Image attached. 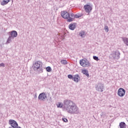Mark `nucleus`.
<instances>
[{
    "label": "nucleus",
    "mask_w": 128,
    "mask_h": 128,
    "mask_svg": "<svg viewBox=\"0 0 128 128\" xmlns=\"http://www.w3.org/2000/svg\"><path fill=\"white\" fill-rule=\"evenodd\" d=\"M46 72H52V68H50V66H48L46 68Z\"/></svg>",
    "instance_id": "aec40b11"
},
{
    "label": "nucleus",
    "mask_w": 128,
    "mask_h": 128,
    "mask_svg": "<svg viewBox=\"0 0 128 128\" xmlns=\"http://www.w3.org/2000/svg\"><path fill=\"white\" fill-rule=\"evenodd\" d=\"M122 40L124 44H125L128 46V38H122Z\"/></svg>",
    "instance_id": "f3484780"
},
{
    "label": "nucleus",
    "mask_w": 128,
    "mask_h": 128,
    "mask_svg": "<svg viewBox=\"0 0 128 128\" xmlns=\"http://www.w3.org/2000/svg\"><path fill=\"white\" fill-rule=\"evenodd\" d=\"M62 120L64 122H68V119L66 118H62Z\"/></svg>",
    "instance_id": "393cba45"
},
{
    "label": "nucleus",
    "mask_w": 128,
    "mask_h": 128,
    "mask_svg": "<svg viewBox=\"0 0 128 128\" xmlns=\"http://www.w3.org/2000/svg\"><path fill=\"white\" fill-rule=\"evenodd\" d=\"M9 124L10 125V126L9 128H16L18 126V124L16 121L12 120H10L8 122Z\"/></svg>",
    "instance_id": "6e6552de"
},
{
    "label": "nucleus",
    "mask_w": 128,
    "mask_h": 128,
    "mask_svg": "<svg viewBox=\"0 0 128 128\" xmlns=\"http://www.w3.org/2000/svg\"><path fill=\"white\" fill-rule=\"evenodd\" d=\"M18 36V32L16 30H12L10 32V35L8 39L6 40V42L5 43V44H8L12 42V40H14V38Z\"/></svg>",
    "instance_id": "7ed1b4c3"
},
{
    "label": "nucleus",
    "mask_w": 128,
    "mask_h": 128,
    "mask_svg": "<svg viewBox=\"0 0 128 128\" xmlns=\"http://www.w3.org/2000/svg\"><path fill=\"white\" fill-rule=\"evenodd\" d=\"M61 16L64 20H67V22H72L74 20V14L72 13H69L66 11H62L61 12Z\"/></svg>",
    "instance_id": "f03ea898"
},
{
    "label": "nucleus",
    "mask_w": 128,
    "mask_h": 128,
    "mask_svg": "<svg viewBox=\"0 0 128 128\" xmlns=\"http://www.w3.org/2000/svg\"><path fill=\"white\" fill-rule=\"evenodd\" d=\"M62 64H64L66 66V64H68V62L66 60H62L60 61Z\"/></svg>",
    "instance_id": "6ab92c4d"
},
{
    "label": "nucleus",
    "mask_w": 128,
    "mask_h": 128,
    "mask_svg": "<svg viewBox=\"0 0 128 128\" xmlns=\"http://www.w3.org/2000/svg\"><path fill=\"white\" fill-rule=\"evenodd\" d=\"M46 98H48L46 93L44 92L40 93L38 96L39 100H42L43 102H44Z\"/></svg>",
    "instance_id": "1a4fd4ad"
},
{
    "label": "nucleus",
    "mask_w": 128,
    "mask_h": 128,
    "mask_svg": "<svg viewBox=\"0 0 128 128\" xmlns=\"http://www.w3.org/2000/svg\"><path fill=\"white\" fill-rule=\"evenodd\" d=\"M100 116H106V113L104 112H102Z\"/></svg>",
    "instance_id": "a878e982"
},
{
    "label": "nucleus",
    "mask_w": 128,
    "mask_h": 128,
    "mask_svg": "<svg viewBox=\"0 0 128 128\" xmlns=\"http://www.w3.org/2000/svg\"><path fill=\"white\" fill-rule=\"evenodd\" d=\"M82 73L84 74H85L87 76V78H90V74H88V70H82Z\"/></svg>",
    "instance_id": "ddd939ff"
},
{
    "label": "nucleus",
    "mask_w": 128,
    "mask_h": 128,
    "mask_svg": "<svg viewBox=\"0 0 128 128\" xmlns=\"http://www.w3.org/2000/svg\"><path fill=\"white\" fill-rule=\"evenodd\" d=\"M34 70H36L39 72H42V62L38 61L33 64Z\"/></svg>",
    "instance_id": "39448f33"
},
{
    "label": "nucleus",
    "mask_w": 128,
    "mask_h": 128,
    "mask_svg": "<svg viewBox=\"0 0 128 128\" xmlns=\"http://www.w3.org/2000/svg\"><path fill=\"white\" fill-rule=\"evenodd\" d=\"M93 58L94 60H96V62H98V60H100V59H98V57L96 56H93Z\"/></svg>",
    "instance_id": "5701e85b"
},
{
    "label": "nucleus",
    "mask_w": 128,
    "mask_h": 128,
    "mask_svg": "<svg viewBox=\"0 0 128 128\" xmlns=\"http://www.w3.org/2000/svg\"><path fill=\"white\" fill-rule=\"evenodd\" d=\"M10 2V0H2V2H1V6H6Z\"/></svg>",
    "instance_id": "4468645a"
},
{
    "label": "nucleus",
    "mask_w": 128,
    "mask_h": 128,
    "mask_svg": "<svg viewBox=\"0 0 128 128\" xmlns=\"http://www.w3.org/2000/svg\"><path fill=\"white\" fill-rule=\"evenodd\" d=\"M75 18H80V15L76 14V15H74V20Z\"/></svg>",
    "instance_id": "b1692460"
},
{
    "label": "nucleus",
    "mask_w": 128,
    "mask_h": 128,
    "mask_svg": "<svg viewBox=\"0 0 128 128\" xmlns=\"http://www.w3.org/2000/svg\"><path fill=\"white\" fill-rule=\"evenodd\" d=\"M64 104L62 102H58L56 104L57 108H64V112L72 114H78V107L76 106L75 102L70 100H64Z\"/></svg>",
    "instance_id": "f257e3e1"
},
{
    "label": "nucleus",
    "mask_w": 128,
    "mask_h": 128,
    "mask_svg": "<svg viewBox=\"0 0 128 128\" xmlns=\"http://www.w3.org/2000/svg\"><path fill=\"white\" fill-rule=\"evenodd\" d=\"M0 66H3V67H4V63H2L0 64Z\"/></svg>",
    "instance_id": "bb28decb"
},
{
    "label": "nucleus",
    "mask_w": 128,
    "mask_h": 128,
    "mask_svg": "<svg viewBox=\"0 0 128 128\" xmlns=\"http://www.w3.org/2000/svg\"><path fill=\"white\" fill-rule=\"evenodd\" d=\"M120 128H126V123L124 122H121L120 123Z\"/></svg>",
    "instance_id": "a211bd4d"
},
{
    "label": "nucleus",
    "mask_w": 128,
    "mask_h": 128,
    "mask_svg": "<svg viewBox=\"0 0 128 128\" xmlns=\"http://www.w3.org/2000/svg\"><path fill=\"white\" fill-rule=\"evenodd\" d=\"M95 88L96 90L102 92H104V86L102 83H98L96 85Z\"/></svg>",
    "instance_id": "0eeeda50"
},
{
    "label": "nucleus",
    "mask_w": 128,
    "mask_h": 128,
    "mask_svg": "<svg viewBox=\"0 0 128 128\" xmlns=\"http://www.w3.org/2000/svg\"><path fill=\"white\" fill-rule=\"evenodd\" d=\"M4 46V44H0V46Z\"/></svg>",
    "instance_id": "cd10ccee"
},
{
    "label": "nucleus",
    "mask_w": 128,
    "mask_h": 128,
    "mask_svg": "<svg viewBox=\"0 0 128 128\" xmlns=\"http://www.w3.org/2000/svg\"><path fill=\"white\" fill-rule=\"evenodd\" d=\"M104 30L106 32H108V26H104Z\"/></svg>",
    "instance_id": "4be33fe9"
},
{
    "label": "nucleus",
    "mask_w": 128,
    "mask_h": 128,
    "mask_svg": "<svg viewBox=\"0 0 128 128\" xmlns=\"http://www.w3.org/2000/svg\"><path fill=\"white\" fill-rule=\"evenodd\" d=\"M84 8L86 12L90 14L92 10V6L88 4L84 5Z\"/></svg>",
    "instance_id": "9b49d317"
},
{
    "label": "nucleus",
    "mask_w": 128,
    "mask_h": 128,
    "mask_svg": "<svg viewBox=\"0 0 128 128\" xmlns=\"http://www.w3.org/2000/svg\"><path fill=\"white\" fill-rule=\"evenodd\" d=\"M126 94V90L124 89V88H120L118 90V96H120V98H122L123 96H124V95Z\"/></svg>",
    "instance_id": "9d476101"
},
{
    "label": "nucleus",
    "mask_w": 128,
    "mask_h": 128,
    "mask_svg": "<svg viewBox=\"0 0 128 128\" xmlns=\"http://www.w3.org/2000/svg\"><path fill=\"white\" fill-rule=\"evenodd\" d=\"M120 53L118 50L113 51L110 54V58L112 60H120Z\"/></svg>",
    "instance_id": "20e7f679"
},
{
    "label": "nucleus",
    "mask_w": 128,
    "mask_h": 128,
    "mask_svg": "<svg viewBox=\"0 0 128 128\" xmlns=\"http://www.w3.org/2000/svg\"><path fill=\"white\" fill-rule=\"evenodd\" d=\"M68 78H70V80H74V76H72V74H68Z\"/></svg>",
    "instance_id": "412c9836"
},
{
    "label": "nucleus",
    "mask_w": 128,
    "mask_h": 128,
    "mask_svg": "<svg viewBox=\"0 0 128 128\" xmlns=\"http://www.w3.org/2000/svg\"><path fill=\"white\" fill-rule=\"evenodd\" d=\"M80 64L83 68H90L91 66L90 63L86 59H82L80 60Z\"/></svg>",
    "instance_id": "423d86ee"
},
{
    "label": "nucleus",
    "mask_w": 128,
    "mask_h": 128,
    "mask_svg": "<svg viewBox=\"0 0 128 128\" xmlns=\"http://www.w3.org/2000/svg\"><path fill=\"white\" fill-rule=\"evenodd\" d=\"M79 36H81V38H86V31H81L80 32Z\"/></svg>",
    "instance_id": "2eb2a0df"
},
{
    "label": "nucleus",
    "mask_w": 128,
    "mask_h": 128,
    "mask_svg": "<svg viewBox=\"0 0 128 128\" xmlns=\"http://www.w3.org/2000/svg\"><path fill=\"white\" fill-rule=\"evenodd\" d=\"M73 80L75 82H78L80 80V77L78 74H76L74 76Z\"/></svg>",
    "instance_id": "f8f14e48"
},
{
    "label": "nucleus",
    "mask_w": 128,
    "mask_h": 128,
    "mask_svg": "<svg viewBox=\"0 0 128 128\" xmlns=\"http://www.w3.org/2000/svg\"><path fill=\"white\" fill-rule=\"evenodd\" d=\"M69 28L70 30H74L76 28V25L70 24L69 25Z\"/></svg>",
    "instance_id": "dca6fc26"
}]
</instances>
